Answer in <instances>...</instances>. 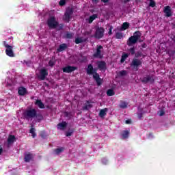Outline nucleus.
<instances>
[{
  "instance_id": "obj_1",
  "label": "nucleus",
  "mask_w": 175,
  "mask_h": 175,
  "mask_svg": "<svg viewBox=\"0 0 175 175\" xmlns=\"http://www.w3.org/2000/svg\"><path fill=\"white\" fill-rule=\"evenodd\" d=\"M141 83L143 84H154L155 83V75H147L142 79H140Z\"/></svg>"
},
{
  "instance_id": "obj_2",
  "label": "nucleus",
  "mask_w": 175,
  "mask_h": 175,
  "mask_svg": "<svg viewBox=\"0 0 175 175\" xmlns=\"http://www.w3.org/2000/svg\"><path fill=\"white\" fill-rule=\"evenodd\" d=\"M46 24L49 28L52 29H55L59 25V23L55 19V16H50L46 21Z\"/></svg>"
},
{
  "instance_id": "obj_3",
  "label": "nucleus",
  "mask_w": 175,
  "mask_h": 175,
  "mask_svg": "<svg viewBox=\"0 0 175 175\" xmlns=\"http://www.w3.org/2000/svg\"><path fill=\"white\" fill-rule=\"evenodd\" d=\"M36 109H31L25 111L23 116L26 120H29V118H35L36 117Z\"/></svg>"
},
{
  "instance_id": "obj_4",
  "label": "nucleus",
  "mask_w": 175,
  "mask_h": 175,
  "mask_svg": "<svg viewBox=\"0 0 175 175\" xmlns=\"http://www.w3.org/2000/svg\"><path fill=\"white\" fill-rule=\"evenodd\" d=\"M98 68H93V79L95 80L97 85L99 87L102 85V83H103V80L100 79V77L98 74Z\"/></svg>"
},
{
  "instance_id": "obj_5",
  "label": "nucleus",
  "mask_w": 175,
  "mask_h": 175,
  "mask_svg": "<svg viewBox=\"0 0 175 175\" xmlns=\"http://www.w3.org/2000/svg\"><path fill=\"white\" fill-rule=\"evenodd\" d=\"M4 47H5V54L8 57H14V52L13 51V46L9 45L6 41L3 42Z\"/></svg>"
},
{
  "instance_id": "obj_6",
  "label": "nucleus",
  "mask_w": 175,
  "mask_h": 175,
  "mask_svg": "<svg viewBox=\"0 0 175 175\" xmlns=\"http://www.w3.org/2000/svg\"><path fill=\"white\" fill-rule=\"evenodd\" d=\"M105 36V29L102 27L96 28L94 38L96 39H102Z\"/></svg>"
},
{
  "instance_id": "obj_7",
  "label": "nucleus",
  "mask_w": 175,
  "mask_h": 175,
  "mask_svg": "<svg viewBox=\"0 0 175 175\" xmlns=\"http://www.w3.org/2000/svg\"><path fill=\"white\" fill-rule=\"evenodd\" d=\"M103 49V46L102 45L97 46L96 52L93 54V57L94 58H99L100 59H102V58H103V54H102Z\"/></svg>"
},
{
  "instance_id": "obj_8",
  "label": "nucleus",
  "mask_w": 175,
  "mask_h": 175,
  "mask_svg": "<svg viewBox=\"0 0 175 175\" xmlns=\"http://www.w3.org/2000/svg\"><path fill=\"white\" fill-rule=\"evenodd\" d=\"M72 14H73V10L72 8H68L66 10L64 20L66 23H69V21H70Z\"/></svg>"
},
{
  "instance_id": "obj_9",
  "label": "nucleus",
  "mask_w": 175,
  "mask_h": 175,
  "mask_svg": "<svg viewBox=\"0 0 175 175\" xmlns=\"http://www.w3.org/2000/svg\"><path fill=\"white\" fill-rule=\"evenodd\" d=\"M75 70H77V67L73 66H66L62 68L64 73H72Z\"/></svg>"
},
{
  "instance_id": "obj_10",
  "label": "nucleus",
  "mask_w": 175,
  "mask_h": 175,
  "mask_svg": "<svg viewBox=\"0 0 175 175\" xmlns=\"http://www.w3.org/2000/svg\"><path fill=\"white\" fill-rule=\"evenodd\" d=\"M49 76V71L46 68H42L40 70V75L38 76V79L40 80H44L46 77Z\"/></svg>"
},
{
  "instance_id": "obj_11",
  "label": "nucleus",
  "mask_w": 175,
  "mask_h": 175,
  "mask_svg": "<svg viewBox=\"0 0 175 175\" xmlns=\"http://www.w3.org/2000/svg\"><path fill=\"white\" fill-rule=\"evenodd\" d=\"M14 142H16V136L13 135H10L7 139V142H5L4 145H6L8 148H9V147H10V144H13Z\"/></svg>"
},
{
  "instance_id": "obj_12",
  "label": "nucleus",
  "mask_w": 175,
  "mask_h": 175,
  "mask_svg": "<svg viewBox=\"0 0 175 175\" xmlns=\"http://www.w3.org/2000/svg\"><path fill=\"white\" fill-rule=\"evenodd\" d=\"M142 60L139 59H133L131 62V66H134L135 70H139V67L142 66Z\"/></svg>"
},
{
  "instance_id": "obj_13",
  "label": "nucleus",
  "mask_w": 175,
  "mask_h": 175,
  "mask_svg": "<svg viewBox=\"0 0 175 175\" xmlns=\"http://www.w3.org/2000/svg\"><path fill=\"white\" fill-rule=\"evenodd\" d=\"M136 43H137V40L135 38H134L133 36H131L128 39L126 44H127V46L131 47V46H133V44H136Z\"/></svg>"
},
{
  "instance_id": "obj_14",
  "label": "nucleus",
  "mask_w": 175,
  "mask_h": 175,
  "mask_svg": "<svg viewBox=\"0 0 175 175\" xmlns=\"http://www.w3.org/2000/svg\"><path fill=\"white\" fill-rule=\"evenodd\" d=\"M97 66H98V69H99V70H106L107 66H106V62L105 61H99L97 62Z\"/></svg>"
},
{
  "instance_id": "obj_15",
  "label": "nucleus",
  "mask_w": 175,
  "mask_h": 175,
  "mask_svg": "<svg viewBox=\"0 0 175 175\" xmlns=\"http://www.w3.org/2000/svg\"><path fill=\"white\" fill-rule=\"evenodd\" d=\"M32 159H33V154L31 153V152H27L26 154H25V162H31V161H32Z\"/></svg>"
},
{
  "instance_id": "obj_16",
  "label": "nucleus",
  "mask_w": 175,
  "mask_h": 175,
  "mask_svg": "<svg viewBox=\"0 0 175 175\" xmlns=\"http://www.w3.org/2000/svg\"><path fill=\"white\" fill-rule=\"evenodd\" d=\"M163 12L165 14L166 17H172V8L170 6L167 5L164 7Z\"/></svg>"
},
{
  "instance_id": "obj_17",
  "label": "nucleus",
  "mask_w": 175,
  "mask_h": 175,
  "mask_svg": "<svg viewBox=\"0 0 175 175\" xmlns=\"http://www.w3.org/2000/svg\"><path fill=\"white\" fill-rule=\"evenodd\" d=\"M108 110L109 109L107 108H105V109L100 110V112L98 113L99 117H100V118H105V116H107Z\"/></svg>"
},
{
  "instance_id": "obj_18",
  "label": "nucleus",
  "mask_w": 175,
  "mask_h": 175,
  "mask_svg": "<svg viewBox=\"0 0 175 175\" xmlns=\"http://www.w3.org/2000/svg\"><path fill=\"white\" fill-rule=\"evenodd\" d=\"M18 93L21 96H24L27 94V89L24 87H21L18 89Z\"/></svg>"
},
{
  "instance_id": "obj_19",
  "label": "nucleus",
  "mask_w": 175,
  "mask_h": 175,
  "mask_svg": "<svg viewBox=\"0 0 175 175\" xmlns=\"http://www.w3.org/2000/svg\"><path fill=\"white\" fill-rule=\"evenodd\" d=\"M68 123L66 122H62L57 124V129H60V131H64L65 128H66Z\"/></svg>"
},
{
  "instance_id": "obj_20",
  "label": "nucleus",
  "mask_w": 175,
  "mask_h": 175,
  "mask_svg": "<svg viewBox=\"0 0 175 175\" xmlns=\"http://www.w3.org/2000/svg\"><path fill=\"white\" fill-rule=\"evenodd\" d=\"M66 49H68V45H66V44H62L57 48V51L61 53L62 51L66 50Z\"/></svg>"
},
{
  "instance_id": "obj_21",
  "label": "nucleus",
  "mask_w": 175,
  "mask_h": 175,
  "mask_svg": "<svg viewBox=\"0 0 175 175\" xmlns=\"http://www.w3.org/2000/svg\"><path fill=\"white\" fill-rule=\"evenodd\" d=\"M86 72L87 75H94V66L88 64Z\"/></svg>"
},
{
  "instance_id": "obj_22",
  "label": "nucleus",
  "mask_w": 175,
  "mask_h": 175,
  "mask_svg": "<svg viewBox=\"0 0 175 175\" xmlns=\"http://www.w3.org/2000/svg\"><path fill=\"white\" fill-rule=\"evenodd\" d=\"M119 107L120 109H126V107H128V103H126L124 100H120V103L119 105Z\"/></svg>"
},
{
  "instance_id": "obj_23",
  "label": "nucleus",
  "mask_w": 175,
  "mask_h": 175,
  "mask_svg": "<svg viewBox=\"0 0 175 175\" xmlns=\"http://www.w3.org/2000/svg\"><path fill=\"white\" fill-rule=\"evenodd\" d=\"M143 114H144V111H143V109H138V111L137 112V118L139 120H142V118L143 117Z\"/></svg>"
},
{
  "instance_id": "obj_24",
  "label": "nucleus",
  "mask_w": 175,
  "mask_h": 175,
  "mask_svg": "<svg viewBox=\"0 0 175 175\" xmlns=\"http://www.w3.org/2000/svg\"><path fill=\"white\" fill-rule=\"evenodd\" d=\"M137 40H139L142 38V32L140 31H136L133 36Z\"/></svg>"
},
{
  "instance_id": "obj_25",
  "label": "nucleus",
  "mask_w": 175,
  "mask_h": 175,
  "mask_svg": "<svg viewBox=\"0 0 175 175\" xmlns=\"http://www.w3.org/2000/svg\"><path fill=\"white\" fill-rule=\"evenodd\" d=\"M63 151H65V148L61 147V148H57L54 150V152L56 154V155H59L61 152H63Z\"/></svg>"
},
{
  "instance_id": "obj_26",
  "label": "nucleus",
  "mask_w": 175,
  "mask_h": 175,
  "mask_svg": "<svg viewBox=\"0 0 175 175\" xmlns=\"http://www.w3.org/2000/svg\"><path fill=\"white\" fill-rule=\"evenodd\" d=\"M121 136L122 139H128V137H129V131H123L121 134Z\"/></svg>"
},
{
  "instance_id": "obj_27",
  "label": "nucleus",
  "mask_w": 175,
  "mask_h": 175,
  "mask_svg": "<svg viewBox=\"0 0 175 175\" xmlns=\"http://www.w3.org/2000/svg\"><path fill=\"white\" fill-rule=\"evenodd\" d=\"M129 28V23L124 22L122 25V27H121L120 29H121V31H126V29H128Z\"/></svg>"
},
{
  "instance_id": "obj_28",
  "label": "nucleus",
  "mask_w": 175,
  "mask_h": 175,
  "mask_svg": "<svg viewBox=\"0 0 175 175\" xmlns=\"http://www.w3.org/2000/svg\"><path fill=\"white\" fill-rule=\"evenodd\" d=\"M36 105L38 106L40 109H44V104L42 102V100H37L36 101Z\"/></svg>"
},
{
  "instance_id": "obj_29",
  "label": "nucleus",
  "mask_w": 175,
  "mask_h": 175,
  "mask_svg": "<svg viewBox=\"0 0 175 175\" xmlns=\"http://www.w3.org/2000/svg\"><path fill=\"white\" fill-rule=\"evenodd\" d=\"M96 18H98V15L97 14H93L92 16H90L88 18V23L89 24H92V22L94 21V20H95Z\"/></svg>"
},
{
  "instance_id": "obj_30",
  "label": "nucleus",
  "mask_w": 175,
  "mask_h": 175,
  "mask_svg": "<svg viewBox=\"0 0 175 175\" xmlns=\"http://www.w3.org/2000/svg\"><path fill=\"white\" fill-rule=\"evenodd\" d=\"M129 57V54L128 53H123L121 57L120 62L121 64H124L125 62V59Z\"/></svg>"
},
{
  "instance_id": "obj_31",
  "label": "nucleus",
  "mask_w": 175,
  "mask_h": 175,
  "mask_svg": "<svg viewBox=\"0 0 175 175\" xmlns=\"http://www.w3.org/2000/svg\"><path fill=\"white\" fill-rule=\"evenodd\" d=\"M55 58L52 57L51 59L49 60L48 64L49 66H50L51 68H53V66H54L55 65Z\"/></svg>"
},
{
  "instance_id": "obj_32",
  "label": "nucleus",
  "mask_w": 175,
  "mask_h": 175,
  "mask_svg": "<svg viewBox=\"0 0 175 175\" xmlns=\"http://www.w3.org/2000/svg\"><path fill=\"white\" fill-rule=\"evenodd\" d=\"M64 117H66V118H67V120H70L72 118V117H73V115L72 114V112L65 111Z\"/></svg>"
},
{
  "instance_id": "obj_33",
  "label": "nucleus",
  "mask_w": 175,
  "mask_h": 175,
  "mask_svg": "<svg viewBox=\"0 0 175 175\" xmlns=\"http://www.w3.org/2000/svg\"><path fill=\"white\" fill-rule=\"evenodd\" d=\"M115 94H116V92H114V90L113 89H109L107 91V96H113Z\"/></svg>"
},
{
  "instance_id": "obj_34",
  "label": "nucleus",
  "mask_w": 175,
  "mask_h": 175,
  "mask_svg": "<svg viewBox=\"0 0 175 175\" xmlns=\"http://www.w3.org/2000/svg\"><path fill=\"white\" fill-rule=\"evenodd\" d=\"M35 128H33V127H31V129H30V131H29V133H31V135H32V137L33 138V139H35V137H36V133H35Z\"/></svg>"
},
{
  "instance_id": "obj_35",
  "label": "nucleus",
  "mask_w": 175,
  "mask_h": 175,
  "mask_svg": "<svg viewBox=\"0 0 175 175\" xmlns=\"http://www.w3.org/2000/svg\"><path fill=\"white\" fill-rule=\"evenodd\" d=\"M124 38V35L121 32H117L116 33V39H122Z\"/></svg>"
},
{
  "instance_id": "obj_36",
  "label": "nucleus",
  "mask_w": 175,
  "mask_h": 175,
  "mask_svg": "<svg viewBox=\"0 0 175 175\" xmlns=\"http://www.w3.org/2000/svg\"><path fill=\"white\" fill-rule=\"evenodd\" d=\"M92 107V105L91 104H85L84 106L83 107V110H90Z\"/></svg>"
},
{
  "instance_id": "obj_37",
  "label": "nucleus",
  "mask_w": 175,
  "mask_h": 175,
  "mask_svg": "<svg viewBox=\"0 0 175 175\" xmlns=\"http://www.w3.org/2000/svg\"><path fill=\"white\" fill-rule=\"evenodd\" d=\"M72 38H73V33H67L65 35L66 39H72Z\"/></svg>"
},
{
  "instance_id": "obj_38",
  "label": "nucleus",
  "mask_w": 175,
  "mask_h": 175,
  "mask_svg": "<svg viewBox=\"0 0 175 175\" xmlns=\"http://www.w3.org/2000/svg\"><path fill=\"white\" fill-rule=\"evenodd\" d=\"M36 118H37L38 121H42L43 120V116H42V114H38L37 112Z\"/></svg>"
},
{
  "instance_id": "obj_39",
  "label": "nucleus",
  "mask_w": 175,
  "mask_h": 175,
  "mask_svg": "<svg viewBox=\"0 0 175 175\" xmlns=\"http://www.w3.org/2000/svg\"><path fill=\"white\" fill-rule=\"evenodd\" d=\"M156 5L157 3H155V1H154V0H150L149 6H150V8H155Z\"/></svg>"
},
{
  "instance_id": "obj_40",
  "label": "nucleus",
  "mask_w": 175,
  "mask_h": 175,
  "mask_svg": "<svg viewBox=\"0 0 175 175\" xmlns=\"http://www.w3.org/2000/svg\"><path fill=\"white\" fill-rule=\"evenodd\" d=\"M75 43L76 44H80V43H83V39H81V38H77L75 39Z\"/></svg>"
},
{
  "instance_id": "obj_41",
  "label": "nucleus",
  "mask_w": 175,
  "mask_h": 175,
  "mask_svg": "<svg viewBox=\"0 0 175 175\" xmlns=\"http://www.w3.org/2000/svg\"><path fill=\"white\" fill-rule=\"evenodd\" d=\"M129 51L131 53V55H135V54H136V51H135V47L130 48Z\"/></svg>"
},
{
  "instance_id": "obj_42",
  "label": "nucleus",
  "mask_w": 175,
  "mask_h": 175,
  "mask_svg": "<svg viewBox=\"0 0 175 175\" xmlns=\"http://www.w3.org/2000/svg\"><path fill=\"white\" fill-rule=\"evenodd\" d=\"M59 6H65L66 5V0H60L59 2Z\"/></svg>"
},
{
  "instance_id": "obj_43",
  "label": "nucleus",
  "mask_w": 175,
  "mask_h": 175,
  "mask_svg": "<svg viewBox=\"0 0 175 175\" xmlns=\"http://www.w3.org/2000/svg\"><path fill=\"white\" fill-rule=\"evenodd\" d=\"M126 70H122L119 72L120 76H126Z\"/></svg>"
},
{
  "instance_id": "obj_44",
  "label": "nucleus",
  "mask_w": 175,
  "mask_h": 175,
  "mask_svg": "<svg viewBox=\"0 0 175 175\" xmlns=\"http://www.w3.org/2000/svg\"><path fill=\"white\" fill-rule=\"evenodd\" d=\"M114 27H113V26H110L109 29V32L108 34L109 35H113V29Z\"/></svg>"
},
{
  "instance_id": "obj_45",
  "label": "nucleus",
  "mask_w": 175,
  "mask_h": 175,
  "mask_svg": "<svg viewBox=\"0 0 175 175\" xmlns=\"http://www.w3.org/2000/svg\"><path fill=\"white\" fill-rule=\"evenodd\" d=\"M57 27H58V28H57L58 31H61V30L63 29V28H64V24L60 23V24H59V25H57Z\"/></svg>"
},
{
  "instance_id": "obj_46",
  "label": "nucleus",
  "mask_w": 175,
  "mask_h": 175,
  "mask_svg": "<svg viewBox=\"0 0 175 175\" xmlns=\"http://www.w3.org/2000/svg\"><path fill=\"white\" fill-rule=\"evenodd\" d=\"M139 57H142V52H137L135 54V58H139Z\"/></svg>"
},
{
  "instance_id": "obj_47",
  "label": "nucleus",
  "mask_w": 175,
  "mask_h": 175,
  "mask_svg": "<svg viewBox=\"0 0 175 175\" xmlns=\"http://www.w3.org/2000/svg\"><path fill=\"white\" fill-rule=\"evenodd\" d=\"M81 62H87V56L82 57Z\"/></svg>"
},
{
  "instance_id": "obj_48",
  "label": "nucleus",
  "mask_w": 175,
  "mask_h": 175,
  "mask_svg": "<svg viewBox=\"0 0 175 175\" xmlns=\"http://www.w3.org/2000/svg\"><path fill=\"white\" fill-rule=\"evenodd\" d=\"M73 134V132H66V136H67V137H68L69 136H72V135Z\"/></svg>"
},
{
  "instance_id": "obj_49",
  "label": "nucleus",
  "mask_w": 175,
  "mask_h": 175,
  "mask_svg": "<svg viewBox=\"0 0 175 175\" xmlns=\"http://www.w3.org/2000/svg\"><path fill=\"white\" fill-rule=\"evenodd\" d=\"M159 116H160V117H162L163 116H165V111L161 110L160 113L159 114Z\"/></svg>"
},
{
  "instance_id": "obj_50",
  "label": "nucleus",
  "mask_w": 175,
  "mask_h": 175,
  "mask_svg": "<svg viewBox=\"0 0 175 175\" xmlns=\"http://www.w3.org/2000/svg\"><path fill=\"white\" fill-rule=\"evenodd\" d=\"M142 49H146V47H147V44L146 43H144L142 44Z\"/></svg>"
},
{
  "instance_id": "obj_51",
  "label": "nucleus",
  "mask_w": 175,
  "mask_h": 175,
  "mask_svg": "<svg viewBox=\"0 0 175 175\" xmlns=\"http://www.w3.org/2000/svg\"><path fill=\"white\" fill-rule=\"evenodd\" d=\"M3 152V149L2 148V146L0 145V155L2 154Z\"/></svg>"
},
{
  "instance_id": "obj_52",
  "label": "nucleus",
  "mask_w": 175,
  "mask_h": 175,
  "mask_svg": "<svg viewBox=\"0 0 175 175\" xmlns=\"http://www.w3.org/2000/svg\"><path fill=\"white\" fill-rule=\"evenodd\" d=\"M110 0H101V2H103V3H107Z\"/></svg>"
},
{
  "instance_id": "obj_53",
  "label": "nucleus",
  "mask_w": 175,
  "mask_h": 175,
  "mask_svg": "<svg viewBox=\"0 0 175 175\" xmlns=\"http://www.w3.org/2000/svg\"><path fill=\"white\" fill-rule=\"evenodd\" d=\"M172 40L174 41V43H175V36H173L172 37H171Z\"/></svg>"
},
{
  "instance_id": "obj_54",
  "label": "nucleus",
  "mask_w": 175,
  "mask_h": 175,
  "mask_svg": "<svg viewBox=\"0 0 175 175\" xmlns=\"http://www.w3.org/2000/svg\"><path fill=\"white\" fill-rule=\"evenodd\" d=\"M92 2H94V3H98V2H99V0H92Z\"/></svg>"
},
{
  "instance_id": "obj_55",
  "label": "nucleus",
  "mask_w": 175,
  "mask_h": 175,
  "mask_svg": "<svg viewBox=\"0 0 175 175\" xmlns=\"http://www.w3.org/2000/svg\"><path fill=\"white\" fill-rule=\"evenodd\" d=\"M126 124H131V120H126Z\"/></svg>"
},
{
  "instance_id": "obj_56",
  "label": "nucleus",
  "mask_w": 175,
  "mask_h": 175,
  "mask_svg": "<svg viewBox=\"0 0 175 175\" xmlns=\"http://www.w3.org/2000/svg\"><path fill=\"white\" fill-rule=\"evenodd\" d=\"M124 3H127V2L131 1V0H123Z\"/></svg>"
},
{
  "instance_id": "obj_57",
  "label": "nucleus",
  "mask_w": 175,
  "mask_h": 175,
  "mask_svg": "<svg viewBox=\"0 0 175 175\" xmlns=\"http://www.w3.org/2000/svg\"><path fill=\"white\" fill-rule=\"evenodd\" d=\"M137 42H139V43H142V42H143V40H142V39L139 38V39L137 40Z\"/></svg>"
},
{
  "instance_id": "obj_58",
  "label": "nucleus",
  "mask_w": 175,
  "mask_h": 175,
  "mask_svg": "<svg viewBox=\"0 0 175 175\" xmlns=\"http://www.w3.org/2000/svg\"><path fill=\"white\" fill-rule=\"evenodd\" d=\"M86 102H87V103H91V101H90V100H88Z\"/></svg>"
},
{
  "instance_id": "obj_59",
  "label": "nucleus",
  "mask_w": 175,
  "mask_h": 175,
  "mask_svg": "<svg viewBox=\"0 0 175 175\" xmlns=\"http://www.w3.org/2000/svg\"><path fill=\"white\" fill-rule=\"evenodd\" d=\"M175 51H173V54H174Z\"/></svg>"
}]
</instances>
